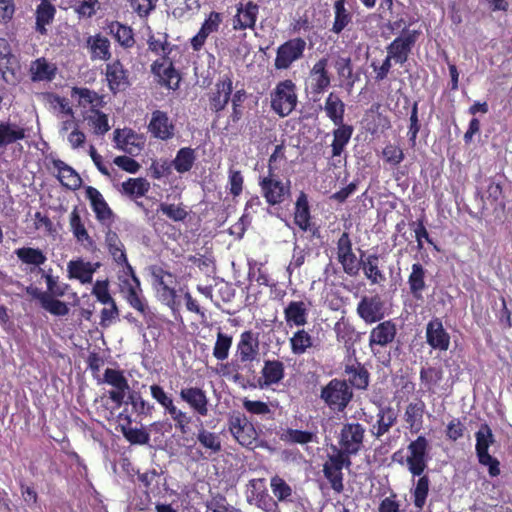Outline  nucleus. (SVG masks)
<instances>
[{
	"mask_svg": "<svg viewBox=\"0 0 512 512\" xmlns=\"http://www.w3.org/2000/svg\"><path fill=\"white\" fill-rule=\"evenodd\" d=\"M353 398V391L345 380L334 378L321 388L320 399L333 412H343Z\"/></svg>",
	"mask_w": 512,
	"mask_h": 512,
	"instance_id": "nucleus-1",
	"label": "nucleus"
},
{
	"mask_svg": "<svg viewBox=\"0 0 512 512\" xmlns=\"http://www.w3.org/2000/svg\"><path fill=\"white\" fill-rule=\"evenodd\" d=\"M270 99L271 109L279 117L290 115L298 102L295 83L290 79L280 81L270 93Z\"/></svg>",
	"mask_w": 512,
	"mask_h": 512,
	"instance_id": "nucleus-2",
	"label": "nucleus"
},
{
	"mask_svg": "<svg viewBox=\"0 0 512 512\" xmlns=\"http://www.w3.org/2000/svg\"><path fill=\"white\" fill-rule=\"evenodd\" d=\"M429 459V441L425 436H418L408 444L405 465L413 478L424 473Z\"/></svg>",
	"mask_w": 512,
	"mask_h": 512,
	"instance_id": "nucleus-3",
	"label": "nucleus"
},
{
	"mask_svg": "<svg viewBox=\"0 0 512 512\" xmlns=\"http://www.w3.org/2000/svg\"><path fill=\"white\" fill-rule=\"evenodd\" d=\"M419 35L418 30L404 28L401 34L386 47L387 55L396 63L403 65L407 62Z\"/></svg>",
	"mask_w": 512,
	"mask_h": 512,
	"instance_id": "nucleus-4",
	"label": "nucleus"
},
{
	"mask_svg": "<svg viewBox=\"0 0 512 512\" xmlns=\"http://www.w3.org/2000/svg\"><path fill=\"white\" fill-rule=\"evenodd\" d=\"M306 41L297 37L290 39L277 48L274 66L277 70H286L303 57Z\"/></svg>",
	"mask_w": 512,
	"mask_h": 512,
	"instance_id": "nucleus-5",
	"label": "nucleus"
},
{
	"mask_svg": "<svg viewBox=\"0 0 512 512\" xmlns=\"http://www.w3.org/2000/svg\"><path fill=\"white\" fill-rule=\"evenodd\" d=\"M229 431L240 445L247 448H252L258 438L253 424L240 413L230 416Z\"/></svg>",
	"mask_w": 512,
	"mask_h": 512,
	"instance_id": "nucleus-6",
	"label": "nucleus"
},
{
	"mask_svg": "<svg viewBox=\"0 0 512 512\" xmlns=\"http://www.w3.org/2000/svg\"><path fill=\"white\" fill-rule=\"evenodd\" d=\"M365 428L360 423H346L339 434V445L344 453L356 455L363 446Z\"/></svg>",
	"mask_w": 512,
	"mask_h": 512,
	"instance_id": "nucleus-7",
	"label": "nucleus"
},
{
	"mask_svg": "<svg viewBox=\"0 0 512 512\" xmlns=\"http://www.w3.org/2000/svg\"><path fill=\"white\" fill-rule=\"evenodd\" d=\"M337 259L342 265L343 271L355 277L361 269L360 260L352 250V242L347 232H343L337 242Z\"/></svg>",
	"mask_w": 512,
	"mask_h": 512,
	"instance_id": "nucleus-8",
	"label": "nucleus"
},
{
	"mask_svg": "<svg viewBox=\"0 0 512 512\" xmlns=\"http://www.w3.org/2000/svg\"><path fill=\"white\" fill-rule=\"evenodd\" d=\"M103 382L114 387L113 390L109 391V398L117 407H120L124 403L126 393L130 390L123 371L107 368L104 371Z\"/></svg>",
	"mask_w": 512,
	"mask_h": 512,
	"instance_id": "nucleus-9",
	"label": "nucleus"
},
{
	"mask_svg": "<svg viewBox=\"0 0 512 512\" xmlns=\"http://www.w3.org/2000/svg\"><path fill=\"white\" fill-rule=\"evenodd\" d=\"M148 131L154 138L168 141L175 136L176 127L166 112L155 110L152 112Z\"/></svg>",
	"mask_w": 512,
	"mask_h": 512,
	"instance_id": "nucleus-10",
	"label": "nucleus"
},
{
	"mask_svg": "<svg viewBox=\"0 0 512 512\" xmlns=\"http://www.w3.org/2000/svg\"><path fill=\"white\" fill-rule=\"evenodd\" d=\"M262 195L269 205L281 204L290 193V181L284 183L281 179L259 180Z\"/></svg>",
	"mask_w": 512,
	"mask_h": 512,
	"instance_id": "nucleus-11",
	"label": "nucleus"
},
{
	"mask_svg": "<svg viewBox=\"0 0 512 512\" xmlns=\"http://www.w3.org/2000/svg\"><path fill=\"white\" fill-rule=\"evenodd\" d=\"M356 310L366 324H373L384 318V303L379 296L362 297Z\"/></svg>",
	"mask_w": 512,
	"mask_h": 512,
	"instance_id": "nucleus-12",
	"label": "nucleus"
},
{
	"mask_svg": "<svg viewBox=\"0 0 512 512\" xmlns=\"http://www.w3.org/2000/svg\"><path fill=\"white\" fill-rule=\"evenodd\" d=\"M154 287L159 294L160 300L168 306L175 304L176 290L170 287L173 275L162 268H155L152 271Z\"/></svg>",
	"mask_w": 512,
	"mask_h": 512,
	"instance_id": "nucleus-13",
	"label": "nucleus"
},
{
	"mask_svg": "<svg viewBox=\"0 0 512 512\" xmlns=\"http://www.w3.org/2000/svg\"><path fill=\"white\" fill-rule=\"evenodd\" d=\"M85 196L90 201L96 219L103 225L109 226L113 221V212L102 194L96 188L87 186L85 188Z\"/></svg>",
	"mask_w": 512,
	"mask_h": 512,
	"instance_id": "nucleus-14",
	"label": "nucleus"
},
{
	"mask_svg": "<svg viewBox=\"0 0 512 512\" xmlns=\"http://www.w3.org/2000/svg\"><path fill=\"white\" fill-rule=\"evenodd\" d=\"M116 148L130 155L138 154L144 144L143 137L132 129H116L114 131Z\"/></svg>",
	"mask_w": 512,
	"mask_h": 512,
	"instance_id": "nucleus-15",
	"label": "nucleus"
},
{
	"mask_svg": "<svg viewBox=\"0 0 512 512\" xmlns=\"http://www.w3.org/2000/svg\"><path fill=\"white\" fill-rule=\"evenodd\" d=\"M396 334V324L391 320L383 321L370 331L369 347L373 352L375 346L386 347L394 341Z\"/></svg>",
	"mask_w": 512,
	"mask_h": 512,
	"instance_id": "nucleus-16",
	"label": "nucleus"
},
{
	"mask_svg": "<svg viewBox=\"0 0 512 512\" xmlns=\"http://www.w3.org/2000/svg\"><path fill=\"white\" fill-rule=\"evenodd\" d=\"M426 341L433 348L446 351L450 345V335L439 318H433L426 326Z\"/></svg>",
	"mask_w": 512,
	"mask_h": 512,
	"instance_id": "nucleus-17",
	"label": "nucleus"
},
{
	"mask_svg": "<svg viewBox=\"0 0 512 512\" xmlns=\"http://www.w3.org/2000/svg\"><path fill=\"white\" fill-rule=\"evenodd\" d=\"M180 398L186 402L190 408L200 416L208 414V398L206 392L198 387L182 388L179 393Z\"/></svg>",
	"mask_w": 512,
	"mask_h": 512,
	"instance_id": "nucleus-18",
	"label": "nucleus"
},
{
	"mask_svg": "<svg viewBox=\"0 0 512 512\" xmlns=\"http://www.w3.org/2000/svg\"><path fill=\"white\" fill-rule=\"evenodd\" d=\"M397 422V412L390 406H381L376 414V422L371 426L370 432L376 438L380 439Z\"/></svg>",
	"mask_w": 512,
	"mask_h": 512,
	"instance_id": "nucleus-19",
	"label": "nucleus"
},
{
	"mask_svg": "<svg viewBox=\"0 0 512 512\" xmlns=\"http://www.w3.org/2000/svg\"><path fill=\"white\" fill-rule=\"evenodd\" d=\"M99 263L84 261L82 258L71 260L67 263V272L70 279H77L82 284L92 282L93 274L99 268Z\"/></svg>",
	"mask_w": 512,
	"mask_h": 512,
	"instance_id": "nucleus-20",
	"label": "nucleus"
},
{
	"mask_svg": "<svg viewBox=\"0 0 512 512\" xmlns=\"http://www.w3.org/2000/svg\"><path fill=\"white\" fill-rule=\"evenodd\" d=\"M259 354V342L251 331H245L240 335L234 356L241 361L252 363Z\"/></svg>",
	"mask_w": 512,
	"mask_h": 512,
	"instance_id": "nucleus-21",
	"label": "nucleus"
},
{
	"mask_svg": "<svg viewBox=\"0 0 512 512\" xmlns=\"http://www.w3.org/2000/svg\"><path fill=\"white\" fill-rule=\"evenodd\" d=\"M106 79L108 81L109 89L115 94L118 91L124 90L128 82V72L124 69L119 60H115L106 65Z\"/></svg>",
	"mask_w": 512,
	"mask_h": 512,
	"instance_id": "nucleus-22",
	"label": "nucleus"
},
{
	"mask_svg": "<svg viewBox=\"0 0 512 512\" xmlns=\"http://www.w3.org/2000/svg\"><path fill=\"white\" fill-rule=\"evenodd\" d=\"M259 7L252 1L246 4H240L237 8V14L233 20V28L235 30H244L247 28H254Z\"/></svg>",
	"mask_w": 512,
	"mask_h": 512,
	"instance_id": "nucleus-23",
	"label": "nucleus"
},
{
	"mask_svg": "<svg viewBox=\"0 0 512 512\" xmlns=\"http://www.w3.org/2000/svg\"><path fill=\"white\" fill-rule=\"evenodd\" d=\"M216 92L210 98V108L214 112L222 111L230 100L232 93V79L228 75H224L215 85Z\"/></svg>",
	"mask_w": 512,
	"mask_h": 512,
	"instance_id": "nucleus-24",
	"label": "nucleus"
},
{
	"mask_svg": "<svg viewBox=\"0 0 512 512\" xmlns=\"http://www.w3.org/2000/svg\"><path fill=\"white\" fill-rule=\"evenodd\" d=\"M200 425L197 428V441L205 450L208 456L218 454L222 451V442L220 436L204 428L203 422L198 419Z\"/></svg>",
	"mask_w": 512,
	"mask_h": 512,
	"instance_id": "nucleus-25",
	"label": "nucleus"
},
{
	"mask_svg": "<svg viewBox=\"0 0 512 512\" xmlns=\"http://www.w3.org/2000/svg\"><path fill=\"white\" fill-rule=\"evenodd\" d=\"M70 229L76 240L83 244L84 248L90 251L96 249L95 241L89 236L79 214L77 207H75L69 219Z\"/></svg>",
	"mask_w": 512,
	"mask_h": 512,
	"instance_id": "nucleus-26",
	"label": "nucleus"
},
{
	"mask_svg": "<svg viewBox=\"0 0 512 512\" xmlns=\"http://www.w3.org/2000/svg\"><path fill=\"white\" fill-rule=\"evenodd\" d=\"M308 306L303 301H291L284 309V319L289 327H301L307 323Z\"/></svg>",
	"mask_w": 512,
	"mask_h": 512,
	"instance_id": "nucleus-27",
	"label": "nucleus"
},
{
	"mask_svg": "<svg viewBox=\"0 0 512 512\" xmlns=\"http://www.w3.org/2000/svg\"><path fill=\"white\" fill-rule=\"evenodd\" d=\"M426 405L421 399L410 402L405 409L404 420L412 433H418L423 427Z\"/></svg>",
	"mask_w": 512,
	"mask_h": 512,
	"instance_id": "nucleus-28",
	"label": "nucleus"
},
{
	"mask_svg": "<svg viewBox=\"0 0 512 512\" xmlns=\"http://www.w3.org/2000/svg\"><path fill=\"white\" fill-rule=\"evenodd\" d=\"M263 382L259 380V387L265 388L278 384L285 375L284 364L279 360H266L262 368Z\"/></svg>",
	"mask_w": 512,
	"mask_h": 512,
	"instance_id": "nucleus-29",
	"label": "nucleus"
},
{
	"mask_svg": "<svg viewBox=\"0 0 512 512\" xmlns=\"http://www.w3.org/2000/svg\"><path fill=\"white\" fill-rule=\"evenodd\" d=\"M345 365L344 372L348 376L349 383L359 390H365L369 385V372L357 360H350Z\"/></svg>",
	"mask_w": 512,
	"mask_h": 512,
	"instance_id": "nucleus-30",
	"label": "nucleus"
},
{
	"mask_svg": "<svg viewBox=\"0 0 512 512\" xmlns=\"http://www.w3.org/2000/svg\"><path fill=\"white\" fill-rule=\"evenodd\" d=\"M334 21L330 31L334 34H341L352 24L353 14L346 8V0H336L333 4Z\"/></svg>",
	"mask_w": 512,
	"mask_h": 512,
	"instance_id": "nucleus-31",
	"label": "nucleus"
},
{
	"mask_svg": "<svg viewBox=\"0 0 512 512\" xmlns=\"http://www.w3.org/2000/svg\"><path fill=\"white\" fill-rule=\"evenodd\" d=\"M426 273L427 270L421 263H414L411 267V273L408 277V285L410 293L417 300L422 299L423 291L426 289Z\"/></svg>",
	"mask_w": 512,
	"mask_h": 512,
	"instance_id": "nucleus-32",
	"label": "nucleus"
},
{
	"mask_svg": "<svg viewBox=\"0 0 512 512\" xmlns=\"http://www.w3.org/2000/svg\"><path fill=\"white\" fill-rule=\"evenodd\" d=\"M25 137V129L18 124L10 121L0 123V149H5Z\"/></svg>",
	"mask_w": 512,
	"mask_h": 512,
	"instance_id": "nucleus-33",
	"label": "nucleus"
},
{
	"mask_svg": "<svg viewBox=\"0 0 512 512\" xmlns=\"http://www.w3.org/2000/svg\"><path fill=\"white\" fill-rule=\"evenodd\" d=\"M327 63L328 60L326 58H321L314 64L311 70V77L314 81L312 90L314 93H322L330 86L331 80L326 69Z\"/></svg>",
	"mask_w": 512,
	"mask_h": 512,
	"instance_id": "nucleus-34",
	"label": "nucleus"
},
{
	"mask_svg": "<svg viewBox=\"0 0 512 512\" xmlns=\"http://www.w3.org/2000/svg\"><path fill=\"white\" fill-rule=\"evenodd\" d=\"M378 262L377 254H370L365 259H363V253L361 254V268L371 284H380L386 280L384 273L379 269Z\"/></svg>",
	"mask_w": 512,
	"mask_h": 512,
	"instance_id": "nucleus-35",
	"label": "nucleus"
},
{
	"mask_svg": "<svg viewBox=\"0 0 512 512\" xmlns=\"http://www.w3.org/2000/svg\"><path fill=\"white\" fill-rule=\"evenodd\" d=\"M57 67L45 58H38L31 63L30 73L34 82L52 81L55 78Z\"/></svg>",
	"mask_w": 512,
	"mask_h": 512,
	"instance_id": "nucleus-36",
	"label": "nucleus"
},
{
	"mask_svg": "<svg viewBox=\"0 0 512 512\" xmlns=\"http://www.w3.org/2000/svg\"><path fill=\"white\" fill-rule=\"evenodd\" d=\"M475 438V449L478 461H482V459H489L490 454L488 449L495 441L491 428L486 423L482 424L476 432Z\"/></svg>",
	"mask_w": 512,
	"mask_h": 512,
	"instance_id": "nucleus-37",
	"label": "nucleus"
},
{
	"mask_svg": "<svg viewBox=\"0 0 512 512\" xmlns=\"http://www.w3.org/2000/svg\"><path fill=\"white\" fill-rule=\"evenodd\" d=\"M336 338L339 342H343L345 347L349 350L353 347L354 343L359 340V333L355 330L354 326L350 324L344 317L340 318L334 325Z\"/></svg>",
	"mask_w": 512,
	"mask_h": 512,
	"instance_id": "nucleus-38",
	"label": "nucleus"
},
{
	"mask_svg": "<svg viewBox=\"0 0 512 512\" xmlns=\"http://www.w3.org/2000/svg\"><path fill=\"white\" fill-rule=\"evenodd\" d=\"M310 218V209L307 195L304 192H301L295 203L294 223L302 231H309L312 230Z\"/></svg>",
	"mask_w": 512,
	"mask_h": 512,
	"instance_id": "nucleus-39",
	"label": "nucleus"
},
{
	"mask_svg": "<svg viewBox=\"0 0 512 512\" xmlns=\"http://www.w3.org/2000/svg\"><path fill=\"white\" fill-rule=\"evenodd\" d=\"M291 352L300 356L308 353L314 347L313 336L305 329H298L289 339Z\"/></svg>",
	"mask_w": 512,
	"mask_h": 512,
	"instance_id": "nucleus-40",
	"label": "nucleus"
},
{
	"mask_svg": "<svg viewBox=\"0 0 512 512\" xmlns=\"http://www.w3.org/2000/svg\"><path fill=\"white\" fill-rule=\"evenodd\" d=\"M324 110L326 112L327 117L334 124H342L344 121L345 114V104L340 99V97L331 92L325 100Z\"/></svg>",
	"mask_w": 512,
	"mask_h": 512,
	"instance_id": "nucleus-41",
	"label": "nucleus"
},
{
	"mask_svg": "<svg viewBox=\"0 0 512 512\" xmlns=\"http://www.w3.org/2000/svg\"><path fill=\"white\" fill-rule=\"evenodd\" d=\"M335 125L337 128L333 131L334 139L331 144L333 157L340 156L342 154L354 131L351 125L344 123Z\"/></svg>",
	"mask_w": 512,
	"mask_h": 512,
	"instance_id": "nucleus-42",
	"label": "nucleus"
},
{
	"mask_svg": "<svg viewBox=\"0 0 512 512\" xmlns=\"http://www.w3.org/2000/svg\"><path fill=\"white\" fill-rule=\"evenodd\" d=\"M87 47L90 50L92 60H108L111 56L110 42L100 34L88 37Z\"/></svg>",
	"mask_w": 512,
	"mask_h": 512,
	"instance_id": "nucleus-43",
	"label": "nucleus"
},
{
	"mask_svg": "<svg viewBox=\"0 0 512 512\" xmlns=\"http://www.w3.org/2000/svg\"><path fill=\"white\" fill-rule=\"evenodd\" d=\"M53 165L58 171V179L64 186L74 190L81 185V178L72 167L62 160H54Z\"/></svg>",
	"mask_w": 512,
	"mask_h": 512,
	"instance_id": "nucleus-44",
	"label": "nucleus"
},
{
	"mask_svg": "<svg viewBox=\"0 0 512 512\" xmlns=\"http://www.w3.org/2000/svg\"><path fill=\"white\" fill-rule=\"evenodd\" d=\"M55 13L56 8L51 2L41 1L36 9V31L41 35L47 34L46 25L53 21Z\"/></svg>",
	"mask_w": 512,
	"mask_h": 512,
	"instance_id": "nucleus-45",
	"label": "nucleus"
},
{
	"mask_svg": "<svg viewBox=\"0 0 512 512\" xmlns=\"http://www.w3.org/2000/svg\"><path fill=\"white\" fill-rule=\"evenodd\" d=\"M195 161V150L190 147H183L178 150L176 157L170 164L178 173L183 174L192 169Z\"/></svg>",
	"mask_w": 512,
	"mask_h": 512,
	"instance_id": "nucleus-46",
	"label": "nucleus"
},
{
	"mask_svg": "<svg viewBox=\"0 0 512 512\" xmlns=\"http://www.w3.org/2000/svg\"><path fill=\"white\" fill-rule=\"evenodd\" d=\"M0 73L7 84L14 85L19 82V61L14 54L0 60Z\"/></svg>",
	"mask_w": 512,
	"mask_h": 512,
	"instance_id": "nucleus-47",
	"label": "nucleus"
},
{
	"mask_svg": "<svg viewBox=\"0 0 512 512\" xmlns=\"http://www.w3.org/2000/svg\"><path fill=\"white\" fill-rule=\"evenodd\" d=\"M270 487L273 495L280 502H294L297 498L291 486L279 476H275L271 479Z\"/></svg>",
	"mask_w": 512,
	"mask_h": 512,
	"instance_id": "nucleus-48",
	"label": "nucleus"
},
{
	"mask_svg": "<svg viewBox=\"0 0 512 512\" xmlns=\"http://www.w3.org/2000/svg\"><path fill=\"white\" fill-rule=\"evenodd\" d=\"M105 244L116 263L126 262L125 248L116 232L111 229L107 230Z\"/></svg>",
	"mask_w": 512,
	"mask_h": 512,
	"instance_id": "nucleus-49",
	"label": "nucleus"
},
{
	"mask_svg": "<svg viewBox=\"0 0 512 512\" xmlns=\"http://www.w3.org/2000/svg\"><path fill=\"white\" fill-rule=\"evenodd\" d=\"M418 480L414 481V488L411 490L414 497V505L418 509H422L426 503V499L429 493L430 479L428 475L422 474L417 476Z\"/></svg>",
	"mask_w": 512,
	"mask_h": 512,
	"instance_id": "nucleus-50",
	"label": "nucleus"
},
{
	"mask_svg": "<svg viewBox=\"0 0 512 512\" xmlns=\"http://www.w3.org/2000/svg\"><path fill=\"white\" fill-rule=\"evenodd\" d=\"M280 439L286 443L304 445L313 442L316 439V434L288 428L281 434Z\"/></svg>",
	"mask_w": 512,
	"mask_h": 512,
	"instance_id": "nucleus-51",
	"label": "nucleus"
},
{
	"mask_svg": "<svg viewBox=\"0 0 512 512\" xmlns=\"http://www.w3.org/2000/svg\"><path fill=\"white\" fill-rule=\"evenodd\" d=\"M123 192L131 197H142L150 189V183L145 178H129L122 183Z\"/></svg>",
	"mask_w": 512,
	"mask_h": 512,
	"instance_id": "nucleus-52",
	"label": "nucleus"
},
{
	"mask_svg": "<svg viewBox=\"0 0 512 512\" xmlns=\"http://www.w3.org/2000/svg\"><path fill=\"white\" fill-rule=\"evenodd\" d=\"M154 73L158 74L169 88L176 89L179 83V75L170 63L168 66L155 62L152 66Z\"/></svg>",
	"mask_w": 512,
	"mask_h": 512,
	"instance_id": "nucleus-53",
	"label": "nucleus"
},
{
	"mask_svg": "<svg viewBox=\"0 0 512 512\" xmlns=\"http://www.w3.org/2000/svg\"><path fill=\"white\" fill-rule=\"evenodd\" d=\"M41 307L55 316H65L69 308L65 302L52 298L49 294H38Z\"/></svg>",
	"mask_w": 512,
	"mask_h": 512,
	"instance_id": "nucleus-54",
	"label": "nucleus"
},
{
	"mask_svg": "<svg viewBox=\"0 0 512 512\" xmlns=\"http://www.w3.org/2000/svg\"><path fill=\"white\" fill-rule=\"evenodd\" d=\"M224 369L227 370V373H233L232 379L236 383H240L244 386V377L242 375V371L246 370L247 372L253 373L252 365L250 362L241 361L238 357H233V359L223 366Z\"/></svg>",
	"mask_w": 512,
	"mask_h": 512,
	"instance_id": "nucleus-55",
	"label": "nucleus"
},
{
	"mask_svg": "<svg viewBox=\"0 0 512 512\" xmlns=\"http://www.w3.org/2000/svg\"><path fill=\"white\" fill-rule=\"evenodd\" d=\"M17 257L26 264L40 266L47 260L45 254L38 248L23 247L15 251Z\"/></svg>",
	"mask_w": 512,
	"mask_h": 512,
	"instance_id": "nucleus-56",
	"label": "nucleus"
},
{
	"mask_svg": "<svg viewBox=\"0 0 512 512\" xmlns=\"http://www.w3.org/2000/svg\"><path fill=\"white\" fill-rule=\"evenodd\" d=\"M334 67L341 81L352 87L355 83L353 78V67L349 57H338L335 60Z\"/></svg>",
	"mask_w": 512,
	"mask_h": 512,
	"instance_id": "nucleus-57",
	"label": "nucleus"
},
{
	"mask_svg": "<svg viewBox=\"0 0 512 512\" xmlns=\"http://www.w3.org/2000/svg\"><path fill=\"white\" fill-rule=\"evenodd\" d=\"M443 379V371L440 368L428 367L420 370V381L428 391H433Z\"/></svg>",
	"mask_w": 512,
	"mask_h": 512,
	"instance_id": "nucleus-58",
	"label": "nucleus"
},
{
	"mask_svg": "<svg viewBox=\"0 0 512 512\" xmlns=\"http://www.w3.org/2000/svg\"><path fill=\"white\" fill-rule=\"evenodd\" d=\"M232 346V336L223 333L220 329L217 333L216 342L213 348V356L220 361L228 358Z\"/></svg>",
	"mask_w": 512,
	"mask_h": 512,
	"instance_id": "nucleus-59",
	"label": "nucleus"
},
{
	"mask_svg": "<svg viewBox=\"0 0 512 512\" xmlns=\"http://www.w3.org/2000/svg\"><path fill=\"white\" fill-rule=\"evenodd\" d=\"M110 31L116 40L124 47H132L134 44L132 29L119 22L110 25Z\"/></svg>",
	"mask_w": 512,
	"mask_h": 512,
	"instance_id": "nucleus-60",
	"label": "nucleus"
},
{
	"mask_svg": "<svg viewBox=\"0 0 512 512\" xmlns=\"http://www.w3.org/2000/svg\"><path fill=\"white\" fill-rule=\"evenodd\" d=\"M124 403L131 404L134 412L138 415L148 416L151 415L154 410V405L144 400L138 392L129 393L128 399L124 401Z\"/></svg>",
	"mask_w": 512,
	"mask_h": 512,
	"instance_id": "nucleus-61",
	"label": "nucleus"
},
{
	"mask_svg": "<svg viewBox=\"0 0 512 512\" xmlns=\"http://www.w3.org/2000/svg\"><path fill=\"white\" fill-rule=\"evenodd\" d=\"M308 255H309L308 249L301 248L297 244V242H294L292 257H291V260H290L288 266L286 267V272H287L289 278H291L292 274L296 270L300 269L303 266V264L305 263L306 257Z\"/></svg>",
	"mask_w": 512,
	"mask_h": 512,
	"instance_id": "nucleus-62",
	"label": "nucleus"
},
{
	"mask_svg": "<svg viewBox=\"0 0 512 512\" xmlns=\"http://www.w3.org/2000/svg\"><path fill=\"white\" fill-rule=\"evenodd\" d=\"M157 212H161L167 218H169L175 222L184 221L188 215V212L186 211L184 206L168 204V203H164V202L160 203V205L158 206Z\"/></svg>",
	"mask_w": 512,
	"mask_h": 512,
	"instance_id": "nucleus-63",
	"label": "nucleus"
},
{
	"mask_svg": "<svg viewBox=\"0 0 512 512\" xmlns=\"http://www.w3.org/2000/svg\"><path fill=\"white\" fill-rule=\"evenodd\" d=\"M73 94L79 96L80 104L83 106L90 104L92 109H95L103 104V97L88 88H74Z\"/></svg>",
	"mask_w": 512,
	"mask_h": 512,
	"instance_id": "nucleus-64",
	"label": "nucleus"
}]
</instances>
